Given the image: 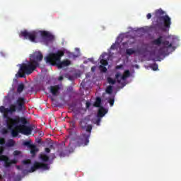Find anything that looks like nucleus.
<instances>
[{"label": "nucleus", "mask_w": 181, "mask_h": 181, "mask_svg": "<svg viewBox=\"0 0 181 181\" xmlns=\"http://www.w3.org/2000/svg\"><path fill=\"white\" fill-rule=\"evenodd\" d=\"M25 98L19 97L16 100V104H11L8 108L4 106H0V112L3 115L4 118L6 119V124L8 129L11 130V135L13 138H16L19 134L23 135H30L33 129L30 127L26 126L28 124V120L23 117H16L15 119L9 117L10 115L14 114V112H22L26 110L25 104Z\"/></svg>", "instance_id": "f257e3e1"}, {"label": "nucleus", "mask_w": 181, "mask_h": 181, "mask_svg": "<svg viewBox=\"0 0 181 181\" xmlns=\"http://www.w3.org/2000/svg\"><path fill=\"white\" fill-rule=\"evenodd\" d=\"M156 16L157 18L156 28L165 32L166 29H170V25H172V18L166 13L162 8L156 10Z\"/></svg>", "instance_id": "f03ea898"}, {"label": "nucleus", "mask_w": 181, "mask_h": 181, "mask_svg": "<svg viewBox=\"0 0 181 181\" xmlns=\"http://www.w3.org/2000/svg\"><path fill=\"white\" fill-rule=\"evenodd\" d=\"M152 43L155 46H160V45H163V47L158 49L159 56H165V54H168V53H169V49H175V47H173V45H175V40H173V41L170 42L163 40V36H159V37L153 40Z\"/></svg>", "instance_id": "7ed1b4c3"}, {"label": "nucleus", "mask_w": 181, "mask_h": 181, "mask_svg": "<svg viewBox=\"0 0 181 181\" xmlns=\"http://www.w3.org/2000/svg\"><path fill=\"white\" fill-rule=\"evenodd\" d=\"M50 167H49V164L40 163L35 161L33 165L30 168L29 170H23V165H16V169L18 170H22L23 175H28V173H33V172H36L37 169H42V170H49Z\"/></svg>", "instance_id": "20e7f679"}, {"label": "nucleus", "mask_w": 181, "mask_h": 181, "mask_svg": "<svg viewBox=\"0 0 181 181\" xmlns=\"http://www.w3.org/2000/svg\"><path fill=\"white\" fill-rule=\"evenodd\" d=\"M37 69V66L33 64L32 62H28V64L23 63L20 65V69L18 70V76L21 78L26 77L29 74H32Z\"/></svg>", "instance_id": "39448f33"}, {"label": "nucleus", "mask_w": 181, "mask_h": 181, "mask_svg": "<svg viewBox=\"0 0 181 181\" xmlns=\"http://www.w3.org/2000/svg\"><path fill=\"white\" fill-rule=\"evenodd\" d=\"M64 56V52L58 51L57 53H50L45 59L47 63H49L52 66H57V63H59L62 60V57Z\"/></svg>", "instance_id": "423d86ee"}, {"label": "nucleus", "mask_w": 181, "mask_h": 181, "mask_svg": "<svg viewBox=\"0 0 181 181\" xmlns=\"http://www.w3.org/2000/svg\"><path fill=\"white\" fill-rule=\"evenodd\" d=\"M43 60V54L40 51L35 52L30 55V62L37 67L40 66V62Z\"/></svg>", "instance_id": "0eeeda50"}, {"label": "nucleus", "mask_w": 181, "mask_h": 181, "mask_svg": "<svg viewBox=\"0 0 181 181\" xmlns=\"http://www.w3.org/2000/svg\"><path fill=\"white\" fill-rule=\"evenodd\" d=\"M39 34L36 31L28 32V30H25L21 32L20 36L21 37H24V39H28L30 42H36V39H37V35Z\"/></svg>", "instance_id": "6e6552de"}, {"label": "nucleus", "mask_w": 181, "mask_h": 181, "mask_svg": "<svg viewBox=\"0 0 181 181\" xmlns=\"http://www.w3.org/2000/svg\"><path fill=\"white\" fill-rule=\"evenodd\" d=\"M90 142V134H86L83 133L81 136L78 138L76 146H86L88 145Z\"/></svg>", "instance_id": "1a4fd4ad"}, {"label": "nucleus", "mask_w": 181, "mask_h": 181, "mask_svg": "<svg viewBox=\"0 0 181 181\" xmlns=\"http://www.w3.org/2000/svg\"><path fill=\"white\" fill-rule=\"evenodd\" d=\"M41 37L45 40L46 45H49V43H52L53 40H54V36L50 34V33L47 31H41L40 32Z\"/></svg>", "instance_id": "9d476101"}, {"label": "nucleus", "mask_w": 181, "mask_h": 181, "mask_svg": "<svg viewBox=\"0 0 181 181\" xmlns=\"http://www.w3.org/2000/svg\"><path fill=\"white\" fill-rule=\"evenodd\" d=\"M48 90L54 97H57V95L60 94V90H62V86L60 85L50 86L48 88Z\"/></svg>", "instance_id": "9b49d317"}, {"label": "nucleus", "mask_w": 181, "mask_h": 181, "mask_svg": "<svg viewBox=\"0 0 181 181\" xmlns=\"http://www.w3.org/2000/svg\"><path fill=\"white\" fill-rule=\"evenodd\" d=\"M71 64V62L69 59H65L64 61H59V63H57L58 69H63V67H67V66H70Z\"/></svg>", "instance_id": "f8f14e48"}, {"label": "nucleus", "mask_w": 181, "mask_h": 181, "mask_svg": "<svg viewBox=\"0 0 181 181\" xmlns=\"http://www.w3.org/2000/svg\"><path fill=\"white\" fill-rule=\"evenodd\" d=\"M88 125V124L87 123V119H86L81 118V119H79V127L81 128V129L84 131V129H86V128H87Z\"/></svg>", "instance_id": "ddd939ff"}, {"label": "nucleus", "mask_w": 181, "mask_h": 181, "mask_svg": "<svg viewBox=\"0 0 181 181\" xmlns=\"http://www.w3.org/2000/svg\"><path fill=\"white\" fill-rule=\"evenodd\" d=\"M4 148L3 146H0V160L5 162L6 160H8L9 158L5 155H2L4 153Z\"/></svg>", "instance_id": "4468645a"}, {"label": "nucleus", "mask_w": 181, "mask_h": 181, "mask_svg": "<svg viewBox=\"0 0 181 181\" xmlns=\"http://www.w3.org/2000/svg\"><path fill=\"white\" fill-rule=\"evenodd\" d=\"M30 149V153H31L32 156H35L36 153H37V152H39V148H37L36 145H34V144H33L31 146Z\"/></svg>", "instance_id": "2eb2a0df"}, {"label": "nucleus", "mask_w": 181, "mask_h": 181, "mask_svg": "<svg viewBox=\"0 0 181 181\" xmlns=\"http://www.w3.org/2000/svg\"><path fill=\"white\" fill-rule=\"evenodd\" d=\"M107 113V110L104 107H100L98 111V117L103 118L104 115Z\"/></svg>", "instance_id": "dca6fc26"}, {"label": "nucleus", "mask_w": 181, "mask_h": 181, "mask_svg": "<svg viewBox=\"0 0 181 181\" xmlns=\"http://www.w3.org/2000/svg\"><path fill=\"white\" fill-rule=\"evenodd\" d=\"M15 141L13 139H8V141L6 143V146L7 148H12V146H15Z\"/></svg>", "instance_id": "f3484780"}, {"label": "nucleus", "mask_w": 181, "mask_h": 181, "mask_svg": "<svg viewBox=\"0 0 181 181\" xmlns=\"http://www.w3.org/2000/svg\"><path fill=\"white\" fill-rule=\"evenodd\" d=\"M135 53H136V51L132 48L126 49V54H127V56H132V54H135Z\"/></svg>", "instance_id": "a211bd4d"}, {"label": "nucleus", "mask_w": 181, "mask_h": 181, "mask_svg": "<svg viewBox=\"0 0 181 181\" xmlns=\"http://www.w3.org/2000/svg\"><path fill=\"white\" fill-rule=\"evenodd\" d=\"M40 158L42 162H49V156L46 154H40Z\"/></svg>", "instance_id": "6ab92c4d"}, {"label": "nucleus", "mask_w": 181, "mask_h": 181, "mask_svg": "<svg viewBox=\"0 0 181 181\" xmlns=\"http://www.w3.org/2000/svg\"><path fill=\"white\" fill-rule=\"evenodd\" d=\"M23 90H25V85L23 83L19 84L17 88V93H18V94H21V93H22Z\"/></svg>", "instance_id": "aec40b11"}, {"label": "nucleus", "mask_w": 181, "mask_h": 181, "mask_svg": "<svg viewBox=\"0 0 181 181\" xmlns=\"http://www.w3.org/2000/svg\"><path fill=\"white\" fill-rule=\"evenodd\" d=\"M94 106L97 107H101V98H96L95 102L94 103Z\"/></svg>", "instance_id": "412c9836"}, {"label": "nucleus", "mask_w": 181, "mask_h": 181, "mask_svg": "<svg viewBox=\"0 0 181 181\" xmlns=\"http://www.w3.org/2000/svg\"><path fill=\"white\" fill-rule=\"evenodd\" d=\"M107 83H109V84H111L112 86H114V84H115V83H116V81H115V79H113L111 77H108Z\"/></svg>", "instance_id": "4be33fe9"}, {"label": "nucleus", "mask_w": 181, "mask_h": 181, "mask_svg": "<svg viewBox=\"0 0 181 181\" xmlns=\"http://www.w3.org/2000/svg\"><path fill=\"white\" fill-rule=\"evenodd\" d=\"M107 94H112V86H108L105 90Z\"/></svg>", "instance_id": "5701e85b"}, {"label": "nucleus", "mask_w": 181, "mask_h": 181, "mask_svg": "<svg viewBox=\"0 0 181 181\" xmlns=\"http://www.w3.org/2000/svg\"><path fill=\"white\" fill-rule=\"evenodd\" d=\"M151 69H152V70H153L154 71H156V70H158V64L156 63H154L153 64H151L150 66Z\"/></svg>", "instance_id": "b1692460"}, {"label": "nucleus", "mask_w": 181, "mask_h": 181, "mask_svg": "<svg viewBox=\"0 0 181 181\" xmlns=\"http://www.w3.org/2000/svg\"><path fill=\"white\" fill-rule=\"evenodd\" d=\"M30 141H24L23 145L24 146H28V148H31L33 144H30Z\"/></svg>", "instance_id": "393cba45"}, {"label": "nucleus", "mask_w": 181, "mask_h": 181, "mask_svg": "<svg viewBox=\"0 0 181 181\" xmlns=\"http://www.w3.org/2000/svg\"><path fill=\"white\" fill-rule=\"evenodd\" d=\"M99 69L102 73H107V67H105L103 65H100Z\"/></svg>", "instance_id": "a878e982"}, {"label": "nucleus", "mask_w": 181, "mask_h": 181, "mask_svg": "<svg viewBox=\"0 0 181 181\" xmlns=\"http://www.w3.org/2000/svg\"><path fill=\"white\" fill-rule=\"evenodd\" d=\"M69 125L72 129H74V128H76V121L75 120L70 121Z\"/></svg>", "instance_id": "bb28decb"}, {"label": "nucleus", "mask_w": 181, "mask_h": 181, "mask_svg": "<svg viewBox=\"0 0 181 181\" xmlns=\"http://www.w3.org/2000/svg\"><path fill=\"white\" fill-rule=\"evenodd\" d=\"M100 64L102 66H108V61H107V59H102L100 60Z\"/></svg>", "instance_id": "cd10ccee"}, {"label": "nucleus", "mask_w": 181, "mask_h": 181, "mask_svg": "<svg viewBox=\"0 0 181 181\" xmlns=\"http://www.w3.org/2000/svg\"><path fill=\"white\" fill-rule=\"evenodd\" d=\"M86 132H89V134H90L91 133V130L93 129V126H91V125H88V126H86Z\"/></svg>", "instance_id": "c85d7f7f"}, {"label": "nucleus", "mask_w": 181, "mask_h": 181, "mask_svg": "<svg viewBox=\"0 0 181 181\" xmlns=\"http://www.w3.org/2000/svg\"><path fill=\"white\" fill-rule=\"evenodd\" d=\"M4 162H5L6 168H9L11 166V165H12V163H11V161H9V160H7Z\"/></svg>", "instance_id": "c756f323"}, {"label": "nucleus", "mask_w": 181, "mask_h": 181, "mask_svg": "<svg viewBox=\"0 0 181 181\" xmlns=\"http://www.w3.org/2000/svg\"><path fill=\"white\" fill-rule=\"evenodd\" d=\"M23 165H30V160H23Z\"/></svg>", "instance_id": "7c9ffc66"}, {"label": "nucleus", "mask_w": 181, "mask_h": 181, "mask_svg": "<svg viewBox=\"0 0 181 181\" xmlns=\"http://www.w3.org/2000/svg\"><path fill=\"white\" fill-rule=\"evenodd\" d=\"M115 101V100H114V98L109 100L108 103H109L110 107H112V105H114Z\"/></svg>", "instance_id": "2f4dec72"}, {"label": "nucleus", "mask_w": 181, "mask_h": 181, "mask_svg": "<svg viewBox=\"0 0 181 181\" xmlns=\"http://www.w3.org/2000/svg\"><path fill=\"white\" fill-rule=\"evenodd\" d=\"M124 74L126 75V77H129V76H131V72L129 70H126Z\"/></svg>", "instance_id": "473e14b6"}, {"label": "nucleus", "mask_w": 181, "mask_h": 181, "mask_svg": "<svg viewBox=\"0 0 181 181\" xmlns=\"http://www.w3.org/2000/svg\"><path fill=\"white\" fill-rule=\"evenodd\" d=\"M20 154H21V151H18V150H16V151H14V152H13L14 156H18V155H20Z\"/></svg>", "instance_id": "72a5a7b5"}, {"label": "nucleus", "mask_w": 181, "mask_h": 181, "mask_svg": "<svg viewBox=\"0 0 181 181\" xmlns=\"http://www.w3.org/2000/svg\"><path fill=\"white\" fill-rule=\"evenodd\" d=\"M0 145H5V139L0 138Z\"/></svg>", "instance_id": "f704fd0d"}, {"label": "nucleus", "mask_w": 181, "mask_h": 181, "mask_svg": "<svg viewBox=\"0 0 181 181\" xmlns=\"http://www.w3.org/2000/svg\"><path fill=\"white\" fill-rule=\"evenodd\" d=\"M86 108H90V107H91V103H90L89 101H86Z\"/></svg>", "instance_id": "c9c22d12"}, {"label": "nucleus", "mask_w": 181, "mask_h": 181, "mask_svg": "<svg viewBox=\"0 0 181 181\" xmlns=\"http://www.w3.org/2000/svg\"><path fill=\"white\" fill-rule=\"evenodd\" d=\"M120 76H121V74H117L115 75V77H116L117 79H118V78L120 77ZM117 82H118V83H121V80H119V79H118V80H117Z\"/></svg>", "instance_id": "e433bc0d"}, {"label": "nucleus", "mask_w": 181, "mask_h": 181, "mask_svg": "<svg viewBox=\"0 0 181 181\" xmlns=\"http://www.w3.org/2000/svg\"><path fill=\"white\" fill-rule=\"evenodd\" d=\"M100 122H101V117H98V119H96V124L100 125Z\"/></svg>", "instance_id": "4c0bfd02"}, {"label": "nucleus", "mask_w": 181, "mask_h": 181, "mask_svg": "<svg viewBox=\"0 0 181 181\" xmlns=\"http://www.w3.org/2000/svg\"><path fill=\"white\" fill-rule=\"evenodd\" d=\"M2 134H3L4 135H6V134H8V129H2Z\"/></svg>", "instance_id": "58836bf2"}, {"label": "nucleus", "mask_w": 181, "mask_h": 181, "mask_svg": "<svg viewBox=\"0 0 181 181\" xmlns=\"http://www.w3.org/2000/svg\"><path fill=\"white\" fill-rule=\"evenodd\" d=\"M146 18H147V19H151V18H152V14H151V13H148L146 15Z\"/></svg>", "instance_id": "ea45409f"}, {"label": "nucleus", "mask_w": 181, "mask_h": 181, "mask_svg": "<svg viewBox=\"0 0 181 181\" xmlns=\"http://www.w3.org/2000/svg\"><path fill=\"white\" fill-rule=\"evenodd\" d=\"M122 65H117V66H116V67H115L116 70H119V69H122Z\"/></svg>", "instance_id": "a19ab883"}, {"label": "nucleus", "mask_w": 181, "mask_h": 181, "mask_svg": "<svg viewBox=\"0 0 181 181\" xmlns=\"http://www.w3.org/2000/svg\"><path fill=\"white\" fill-rule=\"evenodd\" d=\"M127 78V76L124 74L122 76V80H126Z\"/></svg>", "instance_id": "79ce46f5"}, {"label": "nucleus", "mask_w": 181, "mask_h": 181, "mask_svg": "<svg viewBox=\"0 0 181 181\" xmlns=\"http://www.w3.org/2000/svg\"><path fill=\"white\" fill-rule=\"evenodd\" d=\"M10 162H11V165H15V164H16V160H10Z\"/></svg>", "instance_id": "37998d69"}, {"label": "nucleus", "mask_w": 181, "mask_h": 181, "mask_svg": "<svg viewBox=\"0 0 181 181\" xmlns=\"http://www.w3.org/2000/svg\"><path fill=\"white\" fill-rule=\"evenodd\" d=\"M45 152H46L47 153H50V148H45Z\"/></svg>", "instance_id": "c03bdc74"}, {"label": "nucleus", "mask_w": 181, "mask_h": 181, "mask_svg": "<svg viewBox=\"0 0 181 181\" xmlns=\"http://www.w3.org/2000/svg\"><path fill=\"white\" fill-rule=\"evenodd\" d=\"M91 71L93 72L95 71V66H92Z\"/></svg>", "instance_id": "a18cd8bd"}, {"label": "nucleus", "mask_w": 181, "mask_h": 181, "mask_svg": "<svg viewBox=\"0 0 181 181\" xmlns=\"http://www.w3.org/2000/svg\"><path fill=\"white\" fill-rule=\"evenodd\" d=\"M63 78H64L63 76H61L59 77L58 80L59 81H62V80H63Z\"/></svg>", "instance_id": "49530a36"}, {"label": "nucleus", "mask_w": 181, "mask_h": 181, "mask_svg": "<svg viewBox=\"0 0 181 181\" xmlns=\"http://www.w3.org/2000/svg\"><path fill=\"white\" fill-rule=\"evenodd\" d=\"M40 142H42V140L40 139H38L37 141V143L40 144Z\"/></svg>", "instance_id": "de8ad7c7"}, {"label": "nucleus", "mask_w": 181, "mask_h": 181, "mask_svg": "<svg viewBox=\"0 0 181 181\" xmlns=\"http://www.w3.org/2000/svg\"><path fill=\"white\" fill-rule=\"evenodd\" d=\"M81 86H82V87H84V81H82V83H81Z\"/></svg>", "instance_id": "09e8293b"}, {"label": "nucleus", "mask_w": 181, "mask_h": 181, "mask_svg": "<svg viewBox=\"0 0 181 181\" xmlns=\"http://www.w3.org/2000/svg\"><path fill=\"white\" fill-rule=\"evenodd\" d=\"M102 59H104V54L101 55Z\"/></svg>", "instance_id": "8fccbe9b"}, {"label": "nucleus", "mask_w": 181, "mask_h": 181, "mask_svg": "<svg viewBox=\"0 0 181 181\" xmlns=\"http://www.w3.org/2000/svg\"><path fill=\"white\" fill-rule=\"evenodd\" d=\"M113 46L111 47V48L112 49Z\"/></svg>", "instance_id": "3c124183"}]
</instances>
